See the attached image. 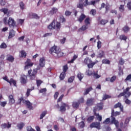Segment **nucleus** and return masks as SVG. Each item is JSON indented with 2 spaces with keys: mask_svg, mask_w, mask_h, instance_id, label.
I'll return each instance as SVG.
<instances>
[{
  "mask_svg": "<svg viewBox=\"0 0 131 131\" xmlns=\"http://www.w3.org/2000/svg\"><path fill=\"white\" fill-rule=\"evenodd\" d=\"M49 53L51 55L54 53L56 58H61L64 56V53L61 51V49L56 46H54L49 49Z\"/></svg>",
  "mask_w": 131,
  "mask_h": 131,
  "instance_id": "f257e3e1",
  "label": "nucleus"
},
{
  "mask_svg": "<svg viewBox=\"0 0 131 131\" xmlns=\"http://www.w3.org/2000/svg\"><path fill=\"white\" fill-rule=\"evenodd\" d=\"M41 67L40 66H38L36 69H30L28 71V76L30 78V80H34L36 77V75L37 74V70H40Z\"/></svg>",
  "mask_w": 131,
  "mask_h": 131,
  "instance_id": "f03ea898",
  "label": "nucleus"
},
{
  "mask_svg": "<svg viewBox=\"0 0 131 131\" xmlns=\"http://www.w3.org/2000/svg\"><path fill=\"white\" fill-rule=\"evenodd\" d=\"M117 115H120V113L119 112H114V110H112V113H111V117H112V123H114L115 125L117 127H118L119 126V122L118 121L116 120V119H115V117L114 116H117Z\"/></svg>",
  "mask_w": 131,
  "mask_h": 131,
  "instance_id": "7ed1b4c3",
  "label": "nucleus"
},
{
  "mask_svg": "<svg viewBox=\"0 0 131 131\" xmlns=\"http://www.w3.org/2000/svg\"><path fill=\"white\" fill-rule=\"evenodd\" d=\"M129 90H130V88L127 87L126 89L123 90V92L121 93L119 95H118V98H121V97H123V96H125L127 95V98L130 97L131 93L129 92Z\"/></svg>",
  "mask_w": 131,
  "mask_h": 131,
  "instance_id": "20e7f679",
  "label": "nucleus"
},
{
  "mask_svg": "<svg viewBox=\"0 0 131 131\" xmlns=\"http://www.w3.org/2000/svg\"><path fill=\"white\" fill-rule=\"evenodd\" d=\"M66 108H68V109H70V106H69L68 104L61 102L59 111L61 113H64V112L66 111Z\"/></svg>",
  "mask_w": 131,
  "mask_h": 131,
  "instance_id": "39448f33",
  "label": "nucleus"
},
{
  "mask_svg": "<svg viewBox=\"0 0 131 131\" xmlns=\"http://www.w3.org/2000/svg\"><path fill=\"white\" fill-rule=\"evenodd\" d=\"M25 66L24 67V70H27V69H29V68H31L34 63L31 62V60L30 59H27V60L25 62Z\"/></svg>",
  "mask_w": 131,
  "mask_h": 131,
  "instance_id": "423d86ee",
  "label": "nucleus"
},
{
  "mask_svg": "<svg viewBox=\"0 0 131 131\" xmlns=\"http://www.w3.org/2000/svg\"><path fill=\"white\" fill-rule=\"evenodd\" d=\"M3 79H4V80H5V81H7V82H8V83L10 84V85H12V84H13L14 86H16V80H15L13 78H11L10 80H9L8 78V76H6L5 77H3Z\"/></svg>",
  "mask_w": 131,
  "mask_h": 131,
  "instance_id": "0eeeda50",
  "label": "nucleus"
},
{
  "mask_svg": "<svg viewBox=\"0 0 131 131\" xmlns=\"http://www.w3.org/2000/svg\"><path fill=\"white\" fill-rule=\"evenodd\" d=\"M7 25H9V27L14 28L17 26H16V21L12 17L9 18Z\"/></svg>",
  "mask_w": 131,
  "mask_h": 131,
  "instance_id": "6e6552de",
  "label": "nucleus"
},
{
  "mask_svg": "<svg viewBox=\"0 0 131 131\" xmlns=\"http://www.w3.org/2000/svg\"><path fill=\"white\" fill-rule=\"evenodd\" d=\"M23 104L26 105L27 108L29 110H33L34 108L32 106V103L29 101V100H23Z\"/></svg>",
  "mask_w": 131,
  "mask_h": 131,
  "instance_id": "1a4fd4ad",
  "label": "nucleus"
},
{
  "mask_svg": "<svg viewBox=\"0 0 131 131\" xmlns=\"http://www.w3.org/2000/svg\"><path fill=\"white\" fill-rule=\"evenodd\" d=\"M101 123L100 122H93L92 124H90V127L91 128H93L94 127H95L96 128H97V129H100L101 127Z\"/></svg>",
  "mask_w": 131,
  "mask_h": 131,
  "instance_id": "9d476101",
  "label": "nucleus"
},
{
  "mask_svg": "<svg viewBox=\"0 0 131 131\" xmlns=\"http://www.w3.org/2000/svg\"><path fill=\"white\" fill-rule=\"evenodd\" d=\"M20 81L21 83H23V84L27 83V76L22 75L20 78Z\"/></svg>",
  "mask_w": 131,
  "mask_h": 131,
  "instance_id": "9b49d317",
  "label": "nucleus"
},
{
  "mask_svg": "<svg viewBox=\"0 0 131 131\" xmlns=\"http://www.w3.org/2000/svg\"><path fill=\"white\" fill-rule=\"evenodd\" d=\"M8 98L9 105H14L15 102L14 96L13 95H10L9 96Z\"/></svg>",
  "mask_w": 131,
  "mask_h": 131,
  "instance_id": "f8f14e48",
  "label": "nucleus"
},
{
  "mask_svg": "<svg viewBox=\"0 0 131 131\" xmlns=\"http://www.w3.org/2000/svg\"><path fill=\"white\" fill-rule=\"evenodd\" d=\"M114 109H116L117 108H120V111L121 112H123V105L121 104V103L120 102H118L116 104L114 105Z\"/></svg>",
  "mask_w": 131,
  "mask_h": 131,
  "instance_id": "ddd939ff",
  "label": "nucleus"
},
{
  "mask_svg": "<svg viewBox=\"0 0 131 131\" xmlns=\"http://www.w3.org/2000/svg\"><path fill=\"white\" fill-rule=\"evenodd\" d=\"M97 57L99 59H102V58H105V52H104V51L103 50H100L98 53Z\"/></svg>",
  "mask_w": 131,
  "mask_h": 131,
  "instance_id": "4468645a",
  "label": "nucleus"
},
{
  "mask_svg": "<svg viewBox=\"0 0 131 131\" xmlns=\"http://www.w3.org/2000/svg\"><path fill=\"white\" fill-rule=\"evenodd\" d=\"M15 35H16V32L14 31L13 29L10 30L8 36V39H11V38H13V37H14Z\"/></svg>",
  "mask_w": 131,
  "mask_h": 131,
  "instance_id": "2eb2a0df",
  "label": "nucleus"
},
{
  "mask_svg": "<svg viewBox=\"0 0 131 131\" xmlns=\"http://www.w3.org/2000/svg\"><path fill=\"white\" fill-rule=\"evenodd\" d=\"M6 57V60L11 63H13V61L15 60V58L12 55L8 54Z\"/></svg>",
  "mask_w": 131,
  "mask_h": 131,
  "instance_id": "dca6fc26",
  "label": "nucleus"
},
{
  "mask_svg": "<svg viewBox=\"0 0 131 131\" xmlns=\"http://www.w3.org/2000/svg\"><path fill=\"white\" fill-rule=\"evenodd\" d=\"M39 65L41 67H45V65H46V59L45 57H42L39 59Z\"/></svg>",
  "mask_w": 131,
  "mask_h": 131,
  "instance_id": "f3484780",
  "label": "nucleus"
},
{
  "mask_svg": "<svg viewBox=\"0 0 131 131\" xmlns=\"http://www.w3.org/2000/svg\"><path fill=\"white\" fill-rule=\"evenodd\" d=\"M0 11L4 13V15H7V17H10V12H9V9L7 8H2Z\"/></svg>",
  "mask_w": 131,
  "mask_h": 131,
  "instance_id": "a211bd4d",
  "label": "nucleus"
},
{
  "mask_svg": "<svg viewBox=\"0 0 131 131\" xmlns=\"http://www.w3.org/2000/svg\"><path fill=\"white\" fill-rule=\"evenodd\" d=\"M55 24H56V20H53V21L48 26V29H50V30H52V29H55Z\"/></svg>",
  "mask_w": 131,
  "mask_h": 131,
  "instance_id": "6ab92c4d",
  "label": "nucleus"
},
{
  "mask_svg": "<svg viewBox=\"0 0 131 131\" xmlns=\"http://www.w3.org/2000/svg\"><path fill=\"white\" fill-rule=\"evenodd\" d=\"M93 89L92 86H90L87 89H85L83 93V96H86V95H89V93L90 92H92L93 91Z\"/></svg>",
  "mask_w": 131,
  "mask_h": 131,
  "instance_id": "aec40b11",
  "label": "nucleus"
},
{
  "mask_svg": "<svg viewBox=\"0 0 131 131\" xmlns=\"http://www.w3.org/2000/svg\"><path fill=\"white\" fill-rule=\"evenodd\" d=\"M86 105H87V106H93V105H94V99H88L86 100Z\"/></svg>",
  "mask_w": 131,
  "mask_h": 131,
  "instance_id": "412c9836",
  "label": "nucleus"
},
{
  "mask_svg": "<svg viewBox=\"0 0 131 131\" xmlns=\"http://www.w3.org/2000/svg\"><path fill=\"white\" fill-rule=\"evenodd\" d=\"M86 17V16H85V14L82 13L78 18V21L80 22V23H81L82 21H83V20L85 19Z\"/></svg>",
  "mask_w": 131,
  "mask_h": 131,
  "instance_id": "4be33fe9",
  "label": "nucleus"
},
{
  "mask_svg": "<svg viewBox=\"0 0 131 131\" xmlns=\"http://www.w3.org/2000/svg\"><path fill=\"white\" fill-rule=\"evenodd\" d=\"M55 29L57 31H60V29H61V23L57 21L56 24L55 25Z\"/></svg>",
  "mask_w": 131,
  "mask_h": 131,
  "instance_id": "5701e85b",
  "label": "nucleus"
},
{
  "mask_svg": "<svg viewBox=\"0 0 131 131\" xmlns=\"http://www.w3.org/2000/svg\"><path fill=\"white\" fill-rule=\"evenodd\" d=\"M1 127L2 128H6V127H7V128H10V127H11V124H10V122H8V124L4 123L1 124Z\"/></svg>",
  "mask_w": 131,
  "mask_h": 131,
  "instance_id": "b1692460",
  "label": "nucleus"
},
{
  "mask_svg": "<svg viewBox=\"0 0 131 131\" xmlns=\"http://www.w3.org/2000/svg\"><path fill=\"white\" fill-rule=\"evenodd\" d=\"M94 115L96 117V118L100 122L102 121V116H100V114H97L96 111H94Z\"/></svg>",
  "mask_w": 131,
  "mask_h": 131,
  "instance_id": "393cba45",
  "label": "nucleus"
},
{
  "mask_svg": "<svg viewBox=\"0 0 131 131\" xmlns=\"http://www.w3.org/2000/svg\"><path fill=\"white\" fill-rule=\"evenodd\" d=\"M98 60H96V62H91V63H89L88 64V68L91 69V68H93V67H94V66H95V65H96V64H97V63H98Z\"/></svg>",
  "mask_w": 131,
  "mask_h": 131,
  "instance_id": "a878e982",
  "label": "nucleus"
},
{
  "mask_svg": "<svg viewBox=\"0 0 131 131\" xmlns=\"http://www.w3.org/2000/svg\"><path fill=\"white\" fill-rule=\"evenodd\" d=\"M130 29V28H129V27L127 26H124V27L122 28V31H123V32H124V33H127V32L129 31Z\"/></svg>",
  "mask_w": 131,
  "mask_h": 131,
  "instance_id": "bb28decb",
  "label": "nucleus"
},
{
  "mask_svg": "<svg viewBox=\"0 0 131 131\" xmlns=\"http://www.w3.org/2000/svg\"><path fill=\"white\" fill-rule=\"evenodd\" d=\"M72 106L74 109H77L79 107V103L78 102L74 101L73 102Z\"/></svg>",
  "mask_w": 131,
  "mask_h": 131,
  "instance_id": "cd10ccee",
  "label": "nucleus"
},
{
  "mask_svg": "<svg viewBox=\"0 0 131 131\" xmlns=\"http://www.w3.org/2000/svg\"><path fill=\"white\" fill-rule=\"evenodd\" d=\"M92 61L91 59H90L89 57H86L84 59V63L86 65H88L89 63H92Z\"/></svg>",
  "mask_w": 131,
  "mask_h": 131,
  "instance_id": "c85d7f7f",
  "label": "nucleus"
},
{
  "mask_svg": "<svg viewBox=\"0 0 131 131\" xmlns=\"http://www.w3.org/2000/svg\"><path fill=\"white\" fill-rule=\"evenodd\" d=\"M66 76V73L62 72V73H61V74L59 76L60 80H64V78H65Z\"/></svg>",
  "mask_w": 131,
  "mask_h": 131,
  "instance_id": "c756f323",
  "label": "nucleus"
},
{
  "mask_svg": "<svg viewBox=\"0 0 131 131\" xmlns=\"http://www.w3.org/2000/svg\"><path fill=\"white\" fill-rule=\"evenodd\" d=\"M58 12V9L52 8V10L50 11V13L51 15H54V14H56Z\"/></svg>",
  "mask_w": 131,
  "mask_h": 131,
  "instance_id": "7c9ffc66",
  "label": "nucleus"
},
{
  "mask_svg": "<svg viewBox=\"0 0 131 131\" xmlns=\"http://www.w3.org/2000/svg\"><path fill=\"white\" fill-rule=\"evenodd\" d=\"M124 99H126L125 100V104H126L127 105H130L131 101H130V100H129L128 98H127V96L125 95L124 96Z\"/></svg>",
  "mask_w": 131,
  "mask_h": 131,
  "instance_id": "2f4dec72",
  "label": "nucleus"
},
{
  "mask_svg": "<svg viewBox=\"0 0 131 131\" xmlns=\"http://www.w3.org/2000/svg\"><path fill=\"white\" fill-rule=\"evenodd\" d=\"M83 74L81 73H79L77 74V78H78L79 80H80V81H81V80H82V78H83Z\"/></svg>",
  "mask_w": 131,
  "mask_h": 131,
  "instance_id": "473e14b6",
  "label": "nucleus"
},
{
  "mask_svg": "<svg viewBox=\"0 0 131 131\" xmlns=\"http://www.w3.org/2000/svg\"><path fill=\"white\" fill-rule=\"evenodd\" d=\"M59 21H60L61 23H65V22H66V18H65V17H64V16L61 15V16L59 17Z\"/></svg>",
  "mask_w": 131,
  "mask_h": 131,
  "instance_id": "72a5a7b5",
  "label": "nucleus"
},
{
  "mask_svg": "<svg viewBox=\"0 0 131 131\" xmlns=\"http://www.w3.org/2000/svg\"><path fill=\"white\" fill-rule=\"evenodd\" d=\"M78 58V55H74L73 58L70 61V63H73Z\"/></svg>",
  "mask_w": 131,
  "mask_h": 131,
  "instance_id": "f704fd0d",
  "label": "nucleus"
},
{
  "mask_svg": "<svg viewBox=\"0 0 131 131\" xmlns=\"http://www.w3.org/2000/svg\"><path fill=\"white\" fill-rule=\"evenodd\" d=\"M19 5L20 10H24V9H25V4L24 3H23V2H20L19 3Z\"/></svg>",
  "mask_w": 131,
  "mask_h": 131,
  "instance_id": "c9c22d12",
  "label": "nucleus"
},
{
  "mask_svg": "<svg viewBox=\"0 0 131 131\" xmlns=\"http://www.w3.org/2000/svg\"><path fill=\"white\" fill-rule=\"evenodd\" d=\"M23 101H25V100L23 99V97H20L18 99L17 102H16V105H21V103L22 101L23 103Z\"/></svg>",
  "mask_w": 131,
  "mask_h": 131,
  "instance_id": "e433bc0d",
  "label": "nucleus"
},
{
  "mask_svg": "<svg viewBox=\"0 0 131 131\" xmlns=\"http://www.w3.org/2000/svg\"><path fill=\"white\" fill-rule=\"evenodd\" d=\"M94 119H95V116H91L88 118L87 121L91 123L93 120H94Z\"/></svg>",
  "mask_w": 131,
  "mask_h": 131,
  "instance_id": "4c0bfd02",
  "label": "nucleus"
},
{
  "mask_svg": "<svg viewBox=\"0 0 131 131\" xmlns=\"http://www.w3.org/2000/svg\"><path fill=\"white\" fill-rule=\"evenodd\" d=\"M107 23H108V20L107 19H101L100 21V24H101V25H105L107 24Z\"/></svg>",
  "mask_w": 131,
  "mask_h": 131,
  "instance_id": "58836bf2",
  "label": "nucleus"
},
{
  "mask_svg": "<svg viewBox=\"0 0 131 131\" xmlns=\"http://www.w3.org/2000/svg\"><path fill=\"white\" fill-rule=\"evenodd\" d=\"M62 69H63V72L64 73H66L67 72V70H68L69 68H68V64H66L62 67Z\"/></svg>",
  "mask_w": 131,
  "mask_h": 131,
  "instance_id": "ea45409f",
  "label": "nucleus"
},
{
  "mask_svg": "<svg viewBox=\"0 0 131 131\" xmlns=\"http://www.w3.org/2000/svg\"><path fill=\"white\" fill-rule=\"evenodd\" d=\"M90 21H91V18H90V17H86L84 20V23L86 25H89L91 24V22H90Z\"/></svg>",
  "mask_w": 131,
  "mask_h": 131,
  "instance_id": "a19ab883",
  "label": "nucleus"
},
{
  "mask_svg": "<svg viewBox=\"0 0 131 131\" xmlns=\"http://www.w3.org/2000/svg\"><path fill=\"white\" fill-rule=\"evenodd\" d=\"M119 39L121 40H126L127 39V37L125 35H121L119 37Z\"/></svg>",
  "mask_w": 131,
  "mask_h": 131,
  "instance_id": "79ce46f5",
  "label": "nucleus"
},
{
  "mask_svg": "<svg viewBox=\"0 0 131 131\" xmlns=\"http://www.w3.org/2000/svg\"><path fill=\"white\" fill-rule=\"evenodd\" d=\"M71 14H72V12L70 11L69 10H66L64 13V15L66 16V17H69V16H71Z\"/></svg>",
  "mask_w": 131,
  "mask_h": 131,
  "instance_id": "37998d69",
  "label": "nucleus"
},
{
  "mask_svg": "<svg viewBox=\"0 0 131 131\" xmlns=\"http://www.w3.org/2000/svg\"><path fill=\"white\" fill-rule=\"evenodd\" d=\"M78 102L79 104H83V103H84V98L83 97H81L78 100Z\"/></svg>",
  "mask_w": 131,
  "mask_h": 131,
  "instance_id": "c03bdc74",
  "label": "nucleus"
},
{
  "mask_svg": "<svg viewBox=\"0 0 131 131\" xmlns=\"http://www.w3.org/2000/svg\"><path fill=\"white\" fill-rule=\"evenodd\" d=\"M97 107L99 108V110H103V102H100L99 103H97Z\"/></svg>",
  "mask_w": 131,
  "mask_h": 131,
  "instance_id": "a18cd8bd",
  "label": "nucleus"
},
{
  "mask_svg": "<svg viewBox=\"0 0 131 131\" xmlns=\"http://www.w3.org/2000/svg\"><path fill=\"white\" fill-rule=\"evenodd\" d=\"M47 113H48L47 111H44V112H42V113L40 115V119H42V118H43V117H45V116H46V115H47Z\"/></svg>",
  "mask_w": 131,
  "mask_h": 131,
  "instance_id": "49530a36",
  "label": "nucleus"
},
{
  "mask_svg": "<svg viewBox=\"0 0 131 131\" xmlns=\"http://www.w3.org/2000/svg\"><path fill=\"white\" fill-rule=\"evenodd\" d=\"M107 99H111V96L105 94L102 98V100L105 101V100H107Z\"/></svg>",
  "mask_w": 131,
  "mask_h": 131,
  "instance_id": "de8ad7c7",
  "label": "nucleus"
},
{
  "mask_svg": "<svg viewBox=\"0 0 131 131\" xmlns=\"http://www.w3.org/2000/svg\"><path fill=\"white\" fill-rule=\"evenodd\" d=\"M24 125H25L24 123H20L17 124V127H18L19 129H22V128H23L24 127Z\"/></svg>",
  "mask_w": 131,
  "mask_h": 131,
  "instance_id": "09e8293b",
  "label": "nucleus"
},
{
  "mask_svg": "<svg viewBox=\"0 0 131 131\" xmlns=\"http://www.w3.org/2000/svg\"><path fill=\"white\" fill-rule=\"evenodd\" d=\"M77 7L79 9H81V10H83V4L81 3V2H79V3L77 4Z\"/></svg>",
  "mask_w": 131,
  "mask_h": 131,
  "instance_id": "8fccbe9b",
  "label": "nucleus"
},
{
  "mask_svg": "<svg viewBox=\"0 0 131 131\" xmlns=\"http://www.w3.org/2000/svg\"><path fill=\"white\" fill-rule=\"evenodd\" d=\"M42 82L43 81H41V80H37L36 84H37V88H39V86H40V85L41 84V83H42Z\"/></svg>",
  "mask_w": 131,
  "mask_h": 131,
  "instance_id": "3c124183",
  "label": "nucleus"
},
{
  "mask_svg": "<svg viewBox=\"0 0 131 131\" xmlns=\"http://www.w3.org/2000/svg\"><path fill=\"white\" fill-rule=\"evenodd\" d=\"M86 29H88V28H86V26L83 25L80 29H79L78 31H80L81 30H82V31H84V30H86Z\"/></svg>",
  "mask_w": 131,
  "mask_h": 131,
  "instance_id": "603ef678",
  "label": "nucleus"
},
{
  "mask_svg": "<svg viewBox=\"0 0 131 131\" xmlns=\"http://www.w3.org/2000/svg\"><path fill=\"white\" fill-rule=\"evenodd\" d=\"M103 123L104 124H109L110 123V118H106L103 122Z\"/></svg>",
  "mask_w": 131,
  "mask_h": 131,
  "instance_id": "864d4df0",
  "label": "nucleus"
},
{
  "mask_svg": "<svg viewBox=\"0 0 131 131\" xmlns=\"http://www.w3.org/2000/svg\"><path fill=\"white\" fill-rule=\"evenodd\" d=\"M98 71H97L96 72L94 73V76L96 79L100 78V77H101V76L100 75L98 74Z\"/></svg>",
  "mask_w": 131,
  "mask_h": 131,
  "instance_id": "5fc2aeb1",
  "label": "nucleus"
},
{
  "mask_svg": "<svg viewBox=\"0 0 131 131\" xmlns=\"http://www.w3.org/2000/svg\"><path fill=\"white\" fill-rule=\"evenodd\" d=\"M20 53H21V58H23V57H24V58H26L27 55H26V52H25V51L23 50V51H21Z\"/></svg>",
  "mask_w": 131,
  "mask_h": 131,
  "instance_id": "6e6d98bb",
  "label": "nucleus"
},
{
  "mask_svg": "<svg viewBox=\"0 0 131 131\" xmlns=\"http://www.w3.org/2000/svg\"><path fill=\"white\" fill-rule=\"evenodd\" d=\"M8 46H7V44L5 42H3L0 45V49H6Z\"/></svg>",
  "mask_w": 131,
  "mask_h": 131,
  "instance_id": "4d7b16f0",
  "label": "nucleus"
},
{
  "mask_svg": "<svg viewBox=\"0 0 131 131\" xmlns=\"http://www.w3.org/2000/svg\"><path fill=\"white\" fill-rule=\"evenodd\" d=\"M102 64H110V60L108 59H103L102 61Z\"/></svg>",
  "mask_w": 131,
  "mask_h": 131,
  "instance_id": "13d9d810",
  "label": "nucleus"
},
{
  "mask_svg": "<svg viewBox=\"0 0 131 131\" xmlns=\"http://www.w3.org/2000/svg\"><path fill=\"white\" fill-rule=\"evenodd\" d=\"M125 81H131V74L127 76L126 78L125 79Z\"/></svg>",
  "mask_w": 131,
  "mask_h": 131,
  "instance_id": "bf43d9fd",
  "label": "nucleus"
},
{
  "mask_svg": "<svg viewBox=\"0 0 131 131\" xmlns=\"http://www.w3.org/2000/svg\"><path fill=\"white\" fill-rule=\"evenodd\" d=\"M24 19H19L17 20L18 24L20 25H23V23H24Z\"/></svg>",
  "mask_w": 131,
  "mask_h": 131,
  "instance_id": "052dcab7",
  "label": "nucleus"
},
{
  "mask_svg": "<svg viewBox=\"0 0 131 131\" xmlns=\"http://www.w3.org/2000/svg\"><path fill=\"white\" fill-rule=\"evenodd\" d=\"M32 17L34 19H39V16H38V15L36 14V13H33L32 14Z\"/></svg>",
  "mask_w": 131,
  "mask_h": 131,
  "instance_id": "680f3d73",
  "label": "nucleus"
},
{
  "mask_svg": "<svg viewBox=\"0 0 131 131\" xmlns=\"http://www.w3.org/2000/svg\"><path fill=\"white\" fill-rule=\"evenodd\" d=\"M79 124L81 128H83V127H84V126L85 125V124L84 123V122L83 121H82L81 122H80Z\"/></svg>",
  "mask_w": 131,
  "mask_h": 131,
  "instance_id": "e2e57ef3",
  "label": "nucleus"
},
{
  "mask_svg": "<svg viewBox=\"0 0 131 131\" xmlns=\"http://www.w3.org/2000/svg\"><path fill=\"white\" fill-rule=\"evenodd\" d=\"M117 77L116 76H113L110 78L111 82H114L116 80Z\"/></svg>",
  "mask_w": 131,
  "mask_h": 131,
  "instance_id": "0e129e2a",
  "label": "nucleus"
},
{
  "mask_svg": "<svg viewBox=\"0 0 131 131\" xmlns=\"http://www.w3.org/2000/svg\"><path fill=\"white\" fill-rule=\"evenodd\" d=\"M75 77L74 76H71L68 79V82H73V80H74Z\"/></svg>",
  "mask_w": 131,
  "mask_h": 131,
  "instance_id": "69168bd1",
  "label": "nucleus"
},
{
  "mask_svg": "<svg viewBox=\"0 0 131 131\" xmlns=\"http://www.w3.org/2000/svg\"><path fill=\"white\" fill-rule=\"evenodd\" d=\"M27 131H35V130L32 128L31 126H28L27 127Z\"/></svg>",
  "mask_w": 131,
  "mask_h": 131,
  "instance_id": "338daca9",
  "label": "nucleus"
},
{
  "mask_svg": "<svg viewBox=\"0 0 131 131\" xmlns=\"http://www.w3.org/2000/svg\"><path fill=\"white\" fill-rule=\"evenodd\" d=\"M127 8L131 11V1L128 2L127 3Z\"/></svg>",
  "mask_w": 131,
  "mask_h": 131,
  "instance_id": "774afa93",
  "label": "nucleus"
}]
</instances>
